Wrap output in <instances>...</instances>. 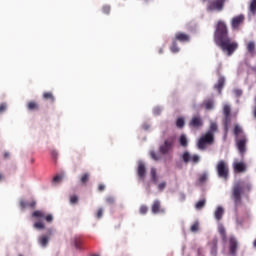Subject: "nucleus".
<instances>
[{
	"label": "nucleus",
	"instance_id": "nucleus-1",
	"mask_svg": "<svg viewBox=\"0 0 256 256\" xmlns=\"http://www.w3.org/2000/svg\"><path fill=\"white\" fill-rule=\"evenodd\" d=\"M214 41L220 49L227 53L229 57L239 49V44L232 41L229 37V28L223 20H219L216 24V30L214 32Z\"/></svg>",
	"mask_w": 256,
	"mask_h": 256
},
{
	"label": "nucleus",
	"instance_id": "nucleus-2",
	"mask_svg": "<svg viewBox=\"0 0 256 256\" xmlns=\"http://www.w3.org/2000/svg\"><path fill=\"white\" fill-rule=\"evenodd\" d=\"M32 218L36 220L34 229H45V222H43V219L46 220V223H53L52 214H45L42 210H35L32 213Z\"/></svg>",
	"mask_w": 256,
	"mask_h": 256
},
{
	"label": "nucleus",
	"instance_id": "nucleus-3",
	"mask_svg": "<svg viewBox=\"0 0 256 256\" xmlns=\"http://www.w3.org/2000/svg\"><path fill=\"white\" fill-rule=\"evenodd\" d=\"M217 175L220 179L228 181L229 179V164L225 160L218 161L216 165Z\"/></svg>",
	"mask_w": 256,
	"mask_h": 256
},
{
	"label": "nucleus",
	"instance_id": "nucleus-4",
	"mask_svg": "<svg viewBox=\"0 0 256 256\" xmlns=\"http://www.w3.org/2000/svg\"><path fill=\"white\" fill-rule=\"evenodd\" d=\"M173 147H175V136H168L159 146V151L161 155H168V153L173 151Z\"/></svg>",
	"mask_w": 256,
	"mask_h": 256
},
{
	"label": "nucleus",
	"instance_id": "nucleus-5",
	"mask_svg": "<svg viewBox=\"0 0 256 256\" xmlns=\"http://www.w3.org/2000/svg\"><path fill=\"white\" fill-rule=\"evenodd\" d=\"M241 195H243V183L237 182L232 188V199L235 207L241 205Z\"/></svg>",
	"mask_w": 256,
	"mask_h": 256
},
{
	"label": "nucleus",
	"instance_id": "nucleus-6",
	"mask_svg": "<svg viewBox=\"0 0 256 256\" xmlns=\"http://www.w3.org/2000/svg\"><path fill=\"white\" fill-rule=\"evenodd\" d=\"M213 143H215V135L211 134V132H206L198 140V149H206L207 145H213Z\"/></svg>",
	"mask_w": 256,
	"mask_h": 256
},
{
	"label": "nucleus",
	"instance_id": "nucleus-7",
	"mask_svg": "<svg viewBox=\"0 0 256 256\" xmlns=\"http://www.w3.org/2000/svg\"><path fill=\"white\" fill-rule=\"evenodd\" d=\"M227 0H210L207 4V11H217L218 13L225 9Z\"/></svg>",
	"mask_w": 256,
	"mask_h": 256
},
{
	"label": "nucleus",
	"instance_id": "nucleus-8",
	"mask_svg": "<svg viewBox=\"0 0 256 256\" xmlns=\"http://www.w3.org/2000/svg\"><path fill=\"white\" fill-rule=\"evenodd\" d=\"M182 160L185 162V163H194V164H197L199 163V161H201V157H199V155L197 154H194V155H191V153L189 152H184L182 154Z\"/></svg>",
	"mask_w": 256,
	"mask_h": 256
},
{
	"label": "nucleus",
	"instance_id": "nucleus-9",
	"mask_svg": "<svg viewBox=\"0 0 256 256\" xmlns=\"http://www.w3.org/2000/svg\"><path fill=\"white\" fill-rule=\"evenodd\" d=\"M237 249H239V242H237V238L235 236L229 237V252L230 255L236 256L237 255Z\"/></svg>",
	"mask_w": 256,
	"mask_h": 256
},
{
	"label": "nucleus",
	"instance_id": "nucleus-10",
	"mask_svg": "<svg viewBox=\"0 0 256 256\" xmlns=\"http://www.w3.org/2000/svg\"><path fill=\"white\" fill-rule=\"evenodd\" d=\"M188 125L192 129H201V127L203 126V118H201V116H199V115H195L189 121Z\"/></svg>",
	"mask_w": 256,
	"mask_h": 256
},
{
	"label": "nucleus",
	"instance_id": "nucleus-11",
	"mask_svg": "<svg viewBox=\"0 0 256 256\" xmlns=\"http://www.w3.org/2000/svg\"><path fill=\"white\" fill-rule=\"evenodd\" d=\"M243 21H245V16L243 14L233 17L231 21L232 29H239V27L243 25Z\"/></svg>",
	"mask_w": 256,
	"mask_h": 256
},
{
	"label": "nucleus",
	"instance_id": "nucleus-12",
	"mask_svg": "<svg viewBox=\"0 0 256 256\" xmlns=\"http://www.w3.org/2000/svg\"><path fill=\"white\" fill-rule=\"evenodd\" d=\"M151 211L154 215L165 213V208L161 206V201L155 200L152 204Z\"/></svg>",
	"mask_w": 256,
	"mask_h": 256
},
{
	"label": "nucleus",
	"instance_id": "nucleus-13",
	"mask_svg": "<svg viewBox=\"0 0 256 256\" xmlns=\"http://www.w3.org/2000/svg\"><path fill=\"white\" fill-rule=\"evenodd\" d=\"M174 41H179L180 43H189V41H191V36L185 32H178L175 34Z\"/></svg>",
	"mask_w": 256,
	"mask_h": 256
},
{
	"label": "nucleus",
	"instance_id": "nucleus-14",
	"mask_svg": "<svg viewBox=\"0 0 256 256\" xmlns=\"http://www.w3.org/2000/svg\"><path fill=\"white\" fill-rule=\"evenodd\" d=\"M137 175L141 181H145V176L147 175V168L143 162H139L137 168Z\"/></svg>",
	"mask_w": 256,
	"mask_h": 256
},
{
	"label": "nucleus",
	"instance_id": "nucleus-15",
	"mask_svg": "<svg viewBox=\"0 0 256 256\" xmlns=\"http://www.w3.org/2000/svg\"><path fill=\"white\" fill-rule=\"evenodd\" d=\"M53 235V229H48L47 235H42L39 237V243L42 247H47L49 243V238Z\"/></svg>",
	"mask_w": 256,
	"mask_h": 256
},
{
	"label": "nucleus",
	"instance_id": "nucleus-16",
	"mask_svg": "<svg viewBox=\"0 0 256 256\" xmlns=\"http://www.w3.org/2000/svg\"><path fill=\"white\" fill-rule=\"evenodd\" d=\"M233 169L236 173H245L247 171V164L245 162H234Z\"/></svg>",
	"mask_w": 256,
	"mask_h": 256
},
{
	"label": "nucleus",
	"instance_id": "nucleus-17",
	"mask_svg": "<svg viewBox=\"0 0 256 256\" xmlns=\"http://www.w3.org/2000/svg\"><path fill=\"white\" fill-rule=\"evenodd\" d=\"M237 147L238 151L241 155H245V152L247 151V139L242 138L237 141Z\"/></svg>",
	"mask_w": 256,
	"mask_h": 256
},
{
	"label": "nucleus",
	"instance_id": "nucleus-18",
	"mask_svg": "<svg viewBox=\"0 0 256 256\" xmlns=\"http://www.w3.org/2000/svg\"><path fill=\"white\" fill-rule=\"evenodd\" d=\"M219 243V240L217 237H214L209 243L208 246L210 248V253L213 256H217V245Z\"/></svg>",
	"mask_w": 256,
	"mask_h": 256
},
{
	"label": "nucleus",
	"instance_id": "nucleus-19",
	"mask_svg": "<svg viewBox=\"0 0 256 256\" xmlns=\"http://www.w3.org/2000/svg\"><path fill=\"white\" fill-rule=\"evenodd\" d=\"M203 106L207 111H211L215 109V100H213V98L206 99L203 102Z\"/></svg>",
	"mask_w": 256,
	"mask_h": 256
},
{
	"label": "nucleus",
	"instance_id": "nucleus-20",
	"mask_svg": "<svg viewBox=\"0 0 256 256\" xmlns=\"http://www.w3.org/2000/svg\"><path fill=\"white\" fill-rule=\"evenodd\" d=\"M20 207L21 209H27V207H30V209H35L37 207V202L35 200H32L31 202H25L24 200L20 201Z\"/></svg>",
	"mask_w": 256,
	"mask_h": 256
},
{
	"label": "nucleus",
	"instance_id": "nucleus-21",
	"mask_svg": "<svg viewBox=\"0 0 256 256\" xmlns=\"http://www.w3.org/2000/svg\"><path fill=\"white\" fill-rule=\"evenodd\" d=\"M223 215H225V209H223L221 206H218L214 212L216 221H221L223 219Z\"/></svg>",
	"mask_w": 256,
	"mask_h": 256
},
{
	"label": "nucleus",
	"instance_id": "nucleus-22",
	"mask_svg": "<svg viewBox=\"0 0 256 256\" xmlns=\"http://www.w3.org/2000/svg\"><path fill=\"white\" fill-rule=\"evenodd\" d=\"M223 87H225V77H220L218 82L214 85V89H217L219 95H221Z\"/></svg>",
	"mask_w": 256,
	"mask_h": 256
},
{
	"label": "nucleus",
	"instance_id": "nucleus-23",
	"mask_svg": "<svg viewBox=\"0 0 256 256\" xmlns=\"http://www.w3.org/2000/svg\"><path fill=\"white\" fill-rule=\"evenodd\" d=\"M27 109H28V111H39V109H41V107L39 106V103H37L35 101H30L27 104Z\"/></svg>",
	"mask_w": 256,
	"mask_h": 256
},
{
	"label": "nucleus",
	"instance_id": "nucleus-24",
	"mask_svg": "<svg viewBox=\"0 0 256 256\" xmlns=\"http://www.w3.org/2000/svg\"><path fill=\"white\" fill-rule=\"evenodd\" d=\"M219 131V127L217 126V122H211L209 130L206 133H210L211 135H215Z\"/></svg>",
	"mask_w": 256,
	"mask_h": 256
},
{
	"label": "nucleus",
	"instance_id": "nucleus-25",
	"mask_svg": "<svg viewBox=\"0 0 256 256\" xmlns=\"http://www.w3.org/2000/svg\"><path fill=\"white\" fill-rule=\"evenodd\" d=\"M43 99L50 101L51 103H55V96L53 95V92H44Z\"/></svg>",
	"mask_w": 256,
	"mask_h": 256
},
{
	"label": "nucleus",
	"instance_id": "nucleus-26",
	"mask_svg": "<svg viewBox=\"0 0 256 256\" xmlns=\"http://www.w3.org/2000/svg\"><path fill=\"white\" fill-rule=\"evenodd\" d=\"M218 232L222 237V241H224V242L227 241V232H226L225 227L223 225L220 224L218 226Z\"/></svg>",
	"mask_w": 256,
	"mask_h": 256
},
{
	"label": "nucleus",
	"instance_id": "nucleus-27",
	"mask_svg": "<svg viewBox=\"0 0 256 256\" xmlns=\"http://www.w3.org/2000/svg\"><path fill=\"white\" fill-rule=\"evenodd\" d=\"M179 143L181 147H187L189 145V141L187 140V136L185 134L180 136Z\"/></svg>",
	"mask_w": 256,
	"mask_h": 256
},
{
	"label": "nucleus",
	"instance_id": "nucleus-28",
	"mask_svg": "<svg viewBox=\"0 0 256 256\" xmlns=\"http://www.w3.org/2000/svg\"><path fill=\"white\" fill-rule=\"evenodd\" d=\"M150 175L153 183L157 184L159 182V178L157 177V169L151 168Z\"/></svg>",
	"mask_w": 256,
	"mask_h": 256
},
{
	"label": "nucleus",
	"instance_id": "nucleus-29",
	"mask_svg": "<svg viewBox=\"0 0 256 256\" xmlns=\"http://www.w3.org/2000/svg\"><path fill=\"white\" fill-rule=\"evenodd\" d=\"M90 177L91 174L89 173L82 174V176L80 177V182L82 183V185H87V182L89 181Z\"/></svg>",
	"mask_w": 256,
	"mask_h": 256
},
{
	"label": "nucleus",
	"instance_id": "nucleus-30",
	"mask_svg": "<svg viewBox=\"0 0 256 256\" xmlns=\"http://www.w3.org/2000/svg\"><path fill=\"white\" fill-rule=\"evenodd\" d=\"M206 203H207V200H205V199L199 200L195 204V209H197L198 211H201V209H203V207H205Z\"/></svg>",
	"mask_w": 256,
	"mask_h": 256
},
{
	"label": "nucleus",
	"instance_id": "nucleus-31",
	"mask_svg": "<svg viewBox=\"0 0 256 256\" xmlns=\"http://www.w3.org/2000/svg\"><path fill=\"white\" fill-rule=\"evenodd\" d=\"M247 51L250 52L251 55L255 53V42L247 43Z\"/></svg>",
	"mask_w": 256,
	"mask_h": 256
},
{
	"label": "nucleus",
	"instance_id": "nucleus-32",
	"mask_svg": "<svg viewBox=\"0 0 256 256\" xmlns=\"http://www.w3.org/2000/svg\"><path fill=\"white\" fill-rule=\"evenodd\" d=\"M170 51L172 53H179V46H177V40H173L172 45L170 46Z\"/></svg>",
	"mask_w": 256,
	"mask_h": 256
},
{
	"label": "nucleus",
	"instance_id": "nucleus-33",
	"mask_svg": "<svg viewBox=\"0 0 256 256\" xmlns=\"http://www.w3.org/2000/svg\"><path fill=\"white\" fill-rule=\"evenodd\" d=\"M176 127H178V129H183V127H185V119L180 117L176 120Z\"/></svg>",
	"mask_w": 256,
	"mask_h": 256
},
{
	"label": "nucleus",
	"instance_id": "nucleus-34",
	"mask_svg": "<svg viewBox=\"0 0 256 256\" xmlns=\"http://www.w3.org/2000/svg\"><path fill=\"white\" fill-rule=\"evenodd\" d=\"M224 125H225V130L226 132L229 131V124L231 123V115H225L224 116Z\"/></svg>",
	"mask_w": 256,
	"mask_h": 256
},
{
	"label": "nucleus",
	"instance_id": "nucleus-35",
	"mask_svg": "<svg viewBox=\"0 0 256 256\" xmlns=\"http://www.w3.org/2000/svg\"><path fill=\"white\" fill-rule=\"evenodd\" d=\"M83 243V240H81V237L76 236L74 238V246L76 247V249H81V244Z\"/></svg>",
	"mask_w": 256,
	"mask_h": 256
},
{
	"label": "nucleus",
	"instance_id": "nucleus-36",
	"mask_svg": "<svg viewBox=\"0 0 256 256\" xmlns=\"http://www.w3.org/2000/svg\"><path fill=\"white\" fill-rule=\"evenodd\" d=\"M191 233H197L199 231V221L194 222L190 227Z\"/></svg>",
	"mask_w": 256,
	"mask_h": 256
},
{
	"label": "nucleus",
	"instance_id": "nucleus-37",
	"mask_svg": "<svg viewBox=\"0 0 256 256\" xmlns=\"http://www.w3.org/2000/svg\"><path fill=\"white\" fill-rule=\"evenodd\" d=\"M150 156H151V159H153L154 161H160L161 159V155L156 154L155 151H151Z\"/></svg>",
	"mask_w": 256,
	"mask_h": 256
},
{
	"label": "nucleus",
	"instance_id": "nucleus-38",
	"mask_svg": "<svg viewBox=\"0 0 256 256\" xmlns=\"http://www.w3.org/2000/svg\"><path fill=\"white\" fill-rule=\"evenodd\" d=\"M241 133H243V129H241V127H239V125H236L234 127V135L236 137H239V135H241Z\"/></svg>",
	"mask_w": 256,
	"mask_h": 256
},
{
	"label": "nucleus",
	"instance_id": "nucleus-39",
	"mask_svg": "<svg viewBox=\"0 0 256 256\" xmlns=\"http://www.w3.org/2000/svg\"><path fill=\"white\" fill-rule=\"evenodd\" d=\"M223 113H224V116L231 115V106L225 104L223 107Z\"/></svg>",
	"mask_w": 256,
	"mask_h": 256
},
{
	"label": "nucleus",
	"instance_id": "nucleus-40",
	"mask_svg": "<svg viewBox=\"0 0 256 256\" xmlns=\"http://www.w3.org/2000/svg\"><path fill=\"white\" fill-rule=\"evenodd\" d=\"M250 11H251V13H253V15H255V13H256V0H252V2L250 4Z\"/></svg>",
	"mask_w": 256,
	"mask_h": 256
},
{
	"label": "nucleus",
	"instance_id": "nucleus-41",
	"mask_svg": "<svg viewBox=\"0 0 256 256\" xmlns=\"http://www.w3.org/2000/svg\"><path fill=\"white\" fill-rule=\"evenodd\" d=\"M78 202H79V197H77V195L70 196V203L72 205H76V203H78Z\"/></svg>",
	"mask_w": 256,
	"mask_h": 256
},
{
	"label": "nucleus",
	"instance_id": "nucleus-42",
	"mask_svg": "<svg viewBox=\"0 0 256 256\" xmlns=\"http://www.w3.org/2000/svg\"><path fill=\"white\" fill-rule=\"evenodd\" d=\"M102 11L103 13H105V15H109V13H111V6L109 5L103 6Z\"/></svg>",
	"mask_w": 256,
	"mask_h": 256
},
{
	"label": "nucleus",
	"instance_id": "nucleus-43",
	"mask_svg": "<svg viewBox=\"0 0 256 256\" xmlns=\"http://www.w3.org/2000/svg\"><path fill=\"white\" fill-rule=\"evenodd\" d=\"M61 181H63V176H61V175H56L53 178V183H61Z\"/></svg>",
	"mask_w": 256,
	"mask_h": 256
},
{
	"label": "nucleus",
	"instance_id": "nucleus-44",
	"mask_svg": "<svg viewBox=\"0 0 256 256\" xmlns=\"http://www.w3.org/2000/svg\"><path fill=\"white\" fill-rule=\"evenodd\" d=\"M106 203H107L108 205H113V204L115 203V198L112 197V196H108V197L106 198Z\"/></svg>",
	"mask_w": 256,
	"mask_h": 256
},
{
	"label": "nucleus",
	"instance_id": "nucleus-45",
	"mask_svg": "<svg viewBox=\"0 0 256 256\" xmlns=\"http://www.w3.org/2000/svg\"><path fill=\"white\" fill-rule=\"evenodd\" d=\"M147 211H149V208H147V206L142 205V206L140 207V213H141V215L147 214Z\"/></svg>",
	"mask_w": 256,
	"mask_h": 256
},
{
	"label": "nucleus",
	"instance_id": "nucleus-46",
	"mask_svg": "<svg viewBox=\"0 0 256 256\" xmlns=\"http://www.w3.org/2000/svg\"><path fill=\"white\" fill-rule=\"evenodd\" d=\"M97 219H101L103 217V208H99L96 212Z\"/></svg>",
	"mask_w": 256,
	"mask_h": 256
},
{
	"label": "nucleus",
	"instance_id": "nucleus-47",
	"mask_svg": "<svg viewBox=\"0 0 256 256\" xmlns=\"http://www.w3.org/2000/svg\"><path fill=\"white\" fill-rule=\"evenodd\" d=\"M205 181H207V174H202V175L199 177V182H200V183H205Z\"/></svg>",
	"mask_w": 256,
	"mask_h": 256
},
{
	"label": "nucleus",
	"instance_id": "nucleus-48",
	"mask_svg": "<svg viewBox=\"0 0 256 256\" xmlns=\"http://www.w3.org/2000/svg\"><path fill=\"white\" fill-rule=\"evenodd\" d=\"M234 94L236 95V97H241L243 95V90L236 89L234 90Z\"/></svg>",
	"mask_w": 256,
	"mask_h": 256
},
{
	"label": "nucleus",
	"instance_id": "nucleus-49",
	"mask_svg": "<svg viewBox=\"0 0 256 256\" xmlns=\"http://www.w3.org/2000/svg\"><path fill=\"white\" fill-rule=\"evenodd\" d=\"M7 110V105L5 103L0 104V113H4Z\"/></svg>",
	"mask_w": 256,
	"mask_h": 256
},
{
	"label": "nucleus",
	"instance_id": "nucleus-50",
	"mask_svg": "<svg viewBox=\"0 0 256 256\" xmlns=\"http://www.w3.org/2000/svg\"><path fill=\"white\" fill-rule=\"evenodd\" d=\"M165 187H167V183H165V182H162L158 185L159 191H163V189H165Z\"/></svg>",
	"mask_w": 256,
	"mask_h": 256
},
{
	"label": "nucleus",
	"instance_id": "nucleus-51",
	"mask_svg": "<svg viewBox=\"0 0 256 256\" xmlns=\"http://www.w3.org/2000/svg\"><path fill=\"white\" fill-rule=\"evenodd\" d=\"M105 189V184L98 185V191H103Z\"/></svg>",
	"mask_w": 256,
	"mask_h": 256
},
{
	"label": "nucleus",
	"instance_id": "nucleus-52",
	"mask_svg": "<svg viewBox=\"0 0 256 256\" xmlns=\"http://www.w3.org/2000/svg\"><path fill=\"white\" fill-rule=\"evenodd\" d=\"M4 159H9V152L4 153Z\"/></svg>",
	"mask_w": 256,
	"mask_h": 256
},
{
	"label": "nucleus",
	"instance_id": "nucleus-53",
	"mask_svg": "<svg viewBox=\"0 0 256 256\" xmlns=\"http://www.w3.org/2000/svg\"><path fill=\"white\" fill-rule=\"evenodd\" d=\"M5 179V176L0 172V181H3Z\"/></svg>",
	"mask_w": 256,
	"mask_h": 256
},
{
	"label": "nucleus",
	"instance_id": "nucleus-54",
	"mask_svg": "<svg viewBox=\"0 0 256 256\" xmlns=\"http://www.w3.org/2000/svg\"><path fill=\"white\" fill-rule=\"evenodd\" d=\"M52 156L53 157H57V152L56 151H52Z\"/></svg>",
	"mask_w": 256,
	"mask_h": 256
},
{
	"label": "nucleus",
	"instance_id": "nucleus-55",
	"mask_svg": "<svg viewBox=\"0 0 256 256\" xmlns=\"http://www.w3.org/2000/svg\"><path fill=\"white\" fill-rule=\"evenodd\" d=\"M159 53H163V48H160V49H159Z\"/></svg>",
	"mask_w": 256,
	"mask_h": 256
},
{
	"label": "nucleus",
	"instance_id": "nucleus-56",
	"mask_svg": "<svg viewBox=\"0 0 256 256\" xmlns=\"http://www.w3.org/2000/svg\"><path fill=\"white\" fill-rule=\"evenodd\" d=\"M203 1V3H205V1H207V0H202Z\"/></svg>",
	"mask_w": 256,
	"mask_h": 256
},
{
	"label": "nucleus",
	"instance_id": "nucleus-57",
	"mask_svg": "<svg viewBox=\"0 0 256 256\" xmlns=\"http://www.w3.org/2000/svg\"><path fill=\"white\" fill-rule=\"evenodd\" d=\"M19 256H23V254H20Z\"/></svg>",
	"mask_w": 256,
	"mask_h": 256
}]
</instances>
